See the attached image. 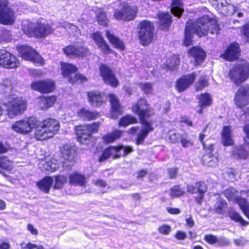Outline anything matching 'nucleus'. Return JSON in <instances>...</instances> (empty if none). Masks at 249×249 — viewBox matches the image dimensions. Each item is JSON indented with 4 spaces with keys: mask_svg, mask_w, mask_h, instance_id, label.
<instances>
[{
    "mask_svg": "<svg viewBox=\"0 0 249 249\" xmlns=\"http://www.w3.org/2000/svg\"><path fill=\"white\" fill-rule=\"evenodd\" d=\"M219 30L217 20L207 16H203L194 22L189 21L185 30L184 44L187 46L190 45L193 34L201 37L207 35L209 32L212 34H217Z\"/></svg>",
    "mask_w": 249,
    "mask_h": 249,
    "instance_id": "1",
    "label": "nucleus"
},
{
    "mask_svg": "<svg viewBox=\"0 0 249 249\" xmlns=\"http://www.w3.org/2000/svg\"><path fill=\"white\" fill-rule=\"evenodd\" d=\"M132 110L140 117L142 124L141 129L138 133L136 139V144L140 145L143 143L149 133L153 130L152 123L146 120V118L153 113V110L148 106L145 98H140L133 105Z\"/></svg>",
    "mask_w": 249,
    "mask_h": 249,
    "instance_id": "2",
    "label": "nucleus"
},
{
    "mask_svg": "<svg viewBox=\"0 0 249 249\" xmlns=\"http://www.w3.org/2000/svg\"><path fill=\"white\" fill-rule=\"evenodd\" d=\"M23 32L30 37L37 38L44 37L53 31L52 28L48 24L40 22L33 23L25 21L22 24Z\"/></svg>",
    "mask_w": 249,
    "mask_h": 249,
    "instance_id": "3",
    "label": "nucleus"
},
{
    "mask_svg": "<svg viewBox=\"0 0 249 249\" xmlns=\"http://www.w3.org/2000/svg\"><path fill=\"white\" fill-rule=\"evenodd\" d=\"M6 108L7 115L10 118L22 114L26 109L27 102L22 97L13 98L7 103L4 104Z\"/></svg>",
    "mask_w": 249,
    "mask_h": 249,
    "instance_id": "4",
    "label": "nucleus"
},
{
    "mask_svg": "<svg viewBox=\"0 0 249 249\" xmlns=\"http://www.w3.org/2000/svg\"><path fill=\"white\" fill-rule=\"evenodd\" d=\"M139 38L142 45L149 44L153 39L155 28L152 22L144 20L139 24Z\"/></svg>",
    "mask_w": 249,
    "mask_h": 249,
    "instance_id": "5",
    "label": "nucleus"
},
{
    "mask_svg": "<svg viewBox=\"0 0 249 249\" xmlns=\"http://www.w3.org/2000/svg\"><path fill=\"white\" fill-rule=\"evenodd\" d=\"M230 79L236 85H240L249 76V66L247 63L236 65L229 72Z\"/></svg>",
    "mask_w": 249,
    "mask_h": 249,
    "instance_id": "6",
    "label": "nucleus"
},
{
    "mask_svg": "<svg viewBox=\"0 0 249 249\" xmlns=\"http://www.w3.org/2000/svg\"><path fill=\"white\" fill-rule=\"evenodd\" d=\"M38 120L36 118L30 117L16 121L11 128L14 132L21 134H27L35 128L37 124Z\"/></svg>",
    "mask_w": 249,
    "mask_h": 249,
    "instance_id": "7",
    "label": "nucleus"
},
{
    "mask_svg": "<svg viewBox=\"0 0 249 249\" xmlns=\"http://www.w3.org/2000/svg\"><path fill=\"white\" fill-rule=\"evenodd\" d=\"M18 51L20 56L24 59L32 61L37 65L44 64L42 57L31 47L21 45L18 47Z\"/></svg>",
    "mask_w": 249,
    "mask_h": 249,
    "instance_id": "8",
    "label": "nucleus"
},
{
    "mask_svg": "<svg viewBox=\"0 0 249 249\" xmlns=\"http://www.w3.org/2000/svg\"><path fill=\"white\" fill-rule=\"evenodd\" d=\"M100 124V123L98 122L76 126L75 133L77 140L82 144L85 143L92 133L97 132Z\"/></svg>",
    "mask_w": 249,
    "mask_h": 249,
    "instance_id": "9",
    "label": "nucleus"
},
{
    "mask_svg": "<svg viewBox=\"0 0 249 249\" xmlns=\"http://www.w3.org/2000/svg\"><path fill=\"white\" fill-rule=\"evenodd\" d=\"M63 75L68 79L70 83H74L76 81H80L81 82L87 81V78L84 75L77 73V68L74 65L66 63H61Z\"/></svg>",
    "mask_w": 249,
    "mask_h": 249,
    "instance_id": "10",
    "label": "nucleus"
},
{
    "mask_svg": "<svg viewBox=\"0 0 249 249\" xmlns=\"http://www.w3.org/2000/svg\"><path fill=\"white\" fill-rule=\"evenodd\" d=\"M137 12L136 7L124 3L119 9L115 10L114 16L117 19L131 20L135 18Z\"/></svg>",
    "mask_w": 249,
    "mask_h": 249,
    "instance_id": "11",
    "label": "nucleus"
},
{
    "mask_svg": "<svg viewBox=\"0 0 249 249\" xmlns=\"http://www.w3.org/2000/svg\"><path fill=\"white\" fill-rule=\"evenodd\" d=\"M0 2V23L3 25H12L15 21L14 10L9 6L7 0Z\"/></svg>",
    "mask_w": 249,
    "mask_h": 249,
    "instance_id": "12",
    "label": "nucleus"
},
{
    "mask_svg": "<svg viewBox=\"0 0 249 249\" xmlns=\"http://www.w3.org/2000/svg\"><path fill=\"white\" fill-rule=\"evenodd\" d=\"M63 52L69 57H83L89 53V50L85 45L78 44L66 47Z\"/></svg>",
    "mask_w": 249,
    "mask_h": 249,
    "instance_id": "13",
    "label": "nucleus"
},
{
    "mask_svg": "<svg viewBox=\"0 0 249 249\" xmlns=\"http://www.w3.org/2000/svg\"><path fill=\"white\" fill-rule=\"evenodd\" d=\"M234 102L236 107L242 108L249 104V85L241 86L235 95Z\"/></svg>",
    "mask_w": 249,
    "mask_h": 249,
    "instance_id": "14",
    "label": "nucleus"
},
{
    "mask_svg": "<svg viewBox=\"0 0 249 249\" xmlns=\"http://www.w3.org/2000/svg\"><path fill=\"white\" fill-rule=\"evenodd\" d=\"M19 63L17 57L5 50H0V65L5 68H17Z\"/></svg>",
    "mask_w": 249,
    "mask_h": 249,
    "instance_id": "15",
    "label": "nucleus"
},
{
    "mask_svg": "<svg viewBox=\"0 0 249 249\" xmlns=\"http://www.w3.org/2000/svg\"><path fill=\"white\" fill-rule=\"evenodd\" d=\"M100 74L104 82L113 87H117L119 85V81L115 76L113 71L109 67L102 64L100 67Z\"/></svg>",
    "mask_w": 249,
    "mask_h": 249,
    "instance_id": "16",
    "label": "nucleus"
},
{
    "mask_svg": "<svg viewBox=\"0 0 249 249\" xmlns=\"http://www.w3.org/2000/svg\"><path fill=\"white\" fill-rule=\"evenodd\" d=\"M39 168L43 172H54L59 168V163L53 158L47 157L39 160Z\"/></svg>",
    "mask_w": 249,
    "mask_h": 249,
    "instance_id": "17",
    "label": "nucleus"
},
{
    "mask_svg": "<svg viewBox=\"0 0 249 249\" xmlns=\"http://www.w3.org/2000/svg\"><path fill=\"white\" fill-rule=\"evenodd\" d=\"M76 153L75 149L69 144L64 145L61 149L62 161L66 166H71L73 164V160Z\"/></svg>",
    "mask_w": 249,
    "mask_h": 249,
    "instance_id": "18",
    "label": "nucleus"
},
{
    "mask_svg": "<svg viewBox=\"0 0 249 249\" xmlns=\"http://www.w3.org/2000/svg\"><path fill=\"white\" fill-rule=\"evenodd\" d=\"M33 89L39 91L41 92L48 93L54 89V82L50 79L36 81L31 85Z\"/></svg>",
    "mask_w": 249,
    "mask_h": 249,
    "instance_id": "19",
    "label": "nucleus"
},
{
    "mask_svg": "<svg viewBox=\"0 0 249 249\" xmlns=\"http://www.w3.org/2000/svg\"><path fill=\"white\" fill-rule=\"evenodd\" d=\"M240 51L239 46L236 42H233L228 47L226 52L221 55V57L225 60L232 61L238 58V54Z\"/></svg>",
    "mask_w": 249,
    "mask_h": 249,
    "instance_id": "20",
    "label": "nucleus"
},
{
    "mask_svg": "<svg viewBox=\"0 0 249 249\" xmlns=\"http://www.w3.org/2000/svg\"><path fill=\"white\" fill-rule=\"evenodd\" d=\"M108 98L111 107L110 117L117 119L123 113L122 107L116 96L113 94H109Z\"/></svg>",
    "mask_w": 249,
    "mask_h": 249,
    "instance_id": "21",
    "label": "nucleus"
},
{
    "mask_svg": "<svg viewBox=\"0 0 249 249\" xmlns=\"http://www.w3.org/2000/svg\"><path fill=\"white\" fill-rule=\"evenodd\" d=\"M196 75L194 73L185 75L177 81L176 88L179 92H182L188 88L194 81Z\"/></svg>",
    "mask_w": 249,
    "mask_h": 249,
    "instance_id": "22",
    "label": "nucleus"
},
{
    "mask_svg": "<svg viewBox=\"0 0 249 249\" xmlns=\"http://www.w3.org/2000/svg\"><path fill=\"white\" fill-rule=\"evenodd\" d=\"M50 138L53 137L58 131L60 125L58 121L55 119L49 118L42 122Z\"/></svg>",
    "mask_w": 249,
    "mask_h": 249,
    "instance_id": "23",
    "label": "nucleus"
},
{
    "mask_svg": "<svg viewBox=\"0 0 249 249\" xmlns=\"http://www.w3.org/2000/svg\"><path fill=\"white\" fill-rule=\"evenodd\" d=\"M217 8L220 13L226 16L233 15L236 11V8L226 0H221L220 2H217Z\"/></svg>",
    "mask_w": 249,
    "mask_h": 249,
    "instance_id": "24",
    "label": "nucleus"
},
{
    "mask_svg": "<svg viewBox=\"0 0 249 249\" xmlns=\"http://www.w3.org/2000/svg\"><path fill=\"white\" fill-rule=\"evenodd\" d=\"M206 149H208V151H206L201 159L203 163L209 166H214L216 164L217 160L212 153L213 145L212 144L209 145Z\"/></svg>",
    "mask_w": 249,
    "mask_h": 249,
    "instance_id": "25",
    "label": "nucleus"
},
{
    "mask_svg": "<svg viewBox=\"0 0 249 249\" xmlns=\"http://www.w3.org/2000/svg\"><path fill=\"white\" fill-rule=\"evenodd\" d=\"M89 102L93 107H99L104 102L103 94L97 91H91L88 93Z\"/></svg>",
    "mask_w": 249,
    "mask_h": 249,
    "instance_id": "26",
    "label": "nucleus"
},
{
    "mask_svg": "<svg viewBox=\"0 0 249 249\" xmlns=\"http://www.w3.org/2000/svg\"><path fill=\"white\" fill-rule=\"evenodd\" d=\"M189 53L193 56L196 61V64H201L205 59L206 53L204 50L197 47H193L189 51Z\"/></svg>",
    "mask_w": 249,
    "mask_h": 249,
    "instance_id": "27",
    "label": "nucleus"
},
{
    "mask_svg": "<svg viewBox=\"0 0 249 249\" xmlns=\"http://www.w3.org/2000/svg\"><path fill=\"white\" fill-rule=\"evenodd\" d=\"M228 203L220 196L218 195L214 202L213 210L218 214H223L227 208Z\"/></svg>",
    "mask_w": 249,
    "mask_h": 249,
    "instance_id": "28",
    "label": "nucleus"
},
{
    "mask_svg": "<svg viewBox=\"0 0 249 249\" xmlns=\"http://www.w3.org/2000/svg\"><path fill=\"white\" fill-rule=\"evenodd\" d=\"M180 142L182 146L184 148H188L193 145V142L188 139L187 135L179 133H174L172 135V142L177 143Z\"/></svg>",
    "mask_w": 249,
    "mask_h": 249,
    "instance_id": "29",
    "label": "nucleus"
},
{
    "mask_svg": "<svg viewBox=\"0 0 249 249\" xmlns=\"http://www.w3.org/2000/svg\"><path fill=\"white\" fill-rule=\"evenodd\" d=\"M35 128L34 136L36 140L42 141L50 138L45 127L43 126L42 122L39 124L38 122Z\"/></svg>",
    "mask_w": 249,
    "mask_h": 249,
    "instance_id": "30",
    "label": "nucleus"
},
{
    "mask_svg": "<svg viewBox=\"0 0 249 249\" xmlns=\"http://www.w3.org/2000/svg\"><path fill=\"white\" fill-rule=\"evenodd\" d=\"M56 101L55 96H43L40 98L38 106L41 109H46L51 107Z\"/></svg>",
    "mask_w": 249,
    "mask_h": 249,
    "instance_id": "31",
    "label": "nucleus"
},
{
    "mask_svg": "<svg viewBox=\"0 0 249 249\" xmlns=\"http://www.w3.org/2000/svg\"><path fill=\"white\" fill-rule=\"evenodd\" d=\"M157 16L159 19L160 29L164 30L168 28L170 24L171 16L168 13L159 12Z\"/></svg>",
    "mask_w": 249,
    "mask_h": 249,
    "instance_id": "32",
    "label": "nucleus"
},
{
    "mask_svg": "<svg viewBox=\"0 0 249 249\" xmlns=\"http://www.w3.org/2000/svg\"><path fill=\"white\" fill-rule=\"evenodd\" d=\"M53 179L50 177H46L37 183V185L42 191L48 193L53 185Z\"/></svg>",
    "mask_w": 249,
    "mask_h": 249,
    "instance_id": "33",
    "label": "nucleus"
},
{
    "mask_svg": "<svg viewBox=\"0 0 249 249\" xmlns=\"http://www.w3.org/2000/svg\"><path fill=\"white\" fill-rule=\"evenodd\" d=\"M70 184L74 185L84 186L86 184V180L84 176L76 173H72L69 176Z\"/></svg>",
    "mask_w": 249,
    "mask_h": 249,
    "instance_id": "34",
    "label": "nucleus"
},
{
    "mask_svg": "<svg viewBox=\"0 0 249 249\" xmlns=\"http://www.w3.org/2000/svg\"><path fill=\"white\" fill-rule=\"evenodd\" d=\"M107 37L109 42L114 45L116 48L120 50L124 49V43L116 36L107 30L106 32Z\"/></svg>",
    "mask_w": 249,
    "mask_h": 249,
    "instance_id": "35",
    "label": "nucleus"
},
{
    "mask_svg": "<svg viewBox=\"0 0 249 249\" xmlns=\"http://www.w3.org/2000/svg\"><path fill=\"white\" fill-rule=\"evenodd\" d=\"M222 142L224 146H230L233 143L231 136V130L229 126L224 127L222 134Z\"/></svg>",
    "mask_w": 249,
    "mask_h": 249,
    "instance_id": "36",
    "label": "nucleus"
},
{
    "mask_svg": "<svg viewBox=\"0 0 249 249\" xmlns=\"http://www.w3.org/2000/svg\"><path fill=\"white\" fill-rule=\"evenodd\" d=\"M77 114L79 118L84 120H93L99 117V114L97 112L89 111L85 108H81Z\"/></svg>",
    "mask_w": 249,
    "mask_h": 249,
    "instance_id": "37",
    "label": "nucleus"
},
{
    "mask_svg": "<svg viewBox=\"0 0 249 249\" xmlns=\"http://www.w3.org/2000/svg\"><path fill=\"white\" fill-rule=\"evenodd\" d=\"M172 15L179 18L184 11L181 0H172Z\"/></svg>",
    "mask_w": 249,
    "mask_h": 249,
    "instance_id": "38",
    "label": "nucleus"
},
{
    "mask_svg": "<svg viewBox=\"0 0 249 249\" xmlns=\"http://www.w3.org/2000/svg\"><path fill=\"white\" fill-rule=\"evenodd\" d=\"M122 131L119 130H114L111 133H108L103 136V141L107 143H112L119 139L121 136Z\"/></svg>",
    "mask_w": 249,
    "mask_h": 249,
    "instance_id": "39",
    "label": "nucleus"
},
{
    "mask_svg": "<svg viewBox=\"0 0 249 249\" xmlns=\"http://www.w3.org/2000/svg\"><path fill=\"white\" fill-rule=\"evenodd\" d=\"M188 192L194 194L196 193H205L207 191V187L203 182H196L195 186L188 185Z\"/></svg>",
    "mask_w": 249,
    "mask_h": 249,
    "instance_id": "40",
    "label": "nucleus"
},
{
    "mask_svg": "<svg viewBox=\"0 0 249 249\" xmlns=\"http://www.w3.org/2000/svg\"><path fill=\"white\" fill-rule=\"evenodd\" d=\"M212 103V98H211L209 94H201L199 98V105L200 106V109L198 110V112L199 114H201L202 113L203 108L211 106Z\"/></svg>",
    "mask_w": 249,
    "mask_h": 249,
    "instance_id": "41",
    "label": "nucleus"
},
{
    "mask_svg": "<svg viewBox=\"0 0 249 249\" xmlns=\"http://www.w3.org/2000/svg\"><path fill=\"white\" fill-rule=\"evenodd\" d=\"M14 89V84L9 79L3 80L0 84V93H10Z\"/></svg>",
    "mask_w": 249,
    "mask_h": 249,
    "instance_id": "42",
    "label": "nucleus"
},
{
    "mask_svg": "<svg viewBox=\"0 0 249 249\" xmlns=\"http://www.w3.org/2000/svg\"><path fill=\"white\" fill-rule=\"evenodd\" d=\"M235 203L239 205L244 214L249 218V203L247 199L239 196Z\"/></svg>",
    "mask_w": 249,
    "mask_h": 249,
    "instance_id": "43",
    "label": "nucleus"
},
{
    "mask_svg": "<svg viewBox=\"0 0 249 249\" xmlns=\"http://www.w3.org/2000/svg\"><path fill=\"white\" fill-rule=\"evenodd\" d=\"M235 203L239 205L244 214L249 218V203L247 199L239 196Z\"/></svg>",
    "mask_w": 249,
    "mask_h": 249,
    "instance_id": "44",
    "label": "nucleus"
},
{
    "mask_svg": "<svg viewBox=\"0 0 249 249\" xmlns=\"http://www.w3.org/2000/svg\"><path fill=\"white\" fill-rule=\"evenodd\" d=\"M223 195L229 201L235 202L239 197L238 192L233 188H229L223 192Z\"/></svg>",
    "mask_w": 249,
    "mask_h": 249,
    "instance_id": "45",
    "label": "nucleus"
},
{
    "mask_svg": "<svg viewBox=\"0 0 249 249\" xmlns=\"http://www.w3.org/2000/svg\"><path fill=\"white\" fill-rule=\"evenodd\" d=\"M232 155L236 159H246L249 155L248 152L242 146H236L232 151Z\"/></svg>",
    "mask_w": 249,
    "mask_h": 249,
    "instance_id": "46",
    "label": "nucleus"
},
{
    "mask_svg": "<svg viewBox=\"0 0 249 249\" xmlns=\"http://www.w3.org/2000/svg\"><path fill=\"white\" fill-rule=\"evenodd\" d=\"M53 178L54 181L53 188L55 189L62 188L67 180V177L63 175L54 176Z\"/></svg>",
    "mask_w": 249,
    "mask_h": 249,
    "instance_id": "47",
    "label": "nucleus"
},
{
    "mask_svg": "<svg viewBox=\"0 0 249 249\" xmlns=\"http://www.w3.org/2000/svg\"><path fill=\"white\" fill-rule=\"evenodd\" d=\"M96 18L98 23L102 26H105L107 25L108 20L106 14L101 9L96 11Z\"/></svg>",
    "mask_w": 249,
    "mask_h": 249,
    "instance_id": "48",
    "label": "nucleus"
},
{
    "mask_svg": "<svg viewBox=\"0 0 249 249\" xmlns=\"http://www.w3.org/2000/svg\"><path fill=\"white\" fill-rule=\"evenodd\" d=\"M137 122V119L131 115H126L122 117L119 122V126H126Z\"/></svg>",
    "mask_w": 249,
    "mask_h": 249,
    "instance_id": "49",
    "label": "nucleus"
},
{
    "mask_svg": "<svg viewBox=\"0 0 249 249\" xmlns=\"http://www.w3.org/2000/svg\"><path fill=\"white\" fill-rule=\"evenodd\" d=\"M230 217L231 220L236 222H239L241 225L246 226L249 224V222L244 220L242 217L236 212L231 213Z\"/></svg>",
    "mask_w": 249,
    "mask_h": 249,
    "instance_id": "50",
    "label": "nucleus"
},
{
    "mask_svg": "<svg viewBox=\"0 0 249 249\" xmlns=\"http://www.w3.org/2000/svg\"><path fill=\"white\" fill-rule=\"evenodd\" d=\"M13 162L6 157H0V167L7 170L12 166Z\"/></svg>",
    "mask_w": 249,
    "mask_h": 249,
    "instance_id": "51",
    "label": "nucleus"
},
{
    "mask_svg": "<svg viewBox=\"0 0 249 249\" xmlns=\"http://www.w3.org/2000/svg\"><path fill=\"white\" fill-rule=\"evenodd\" d=\"M153 85L150 83H141L139 87L145 94H150L153 91Z\"/></svg>",
    "mask_w": 249,
    "mask_h": 249,
    "instance_id": "52",
    "label": "nucleus"
},
{
    "mask_svg": "<svg viewBox=\"0 0 249 249\" xmlns=\"http://www.w3.org/2000/svg\"><path fill=\"white\" fill-rule=\"evenodd\" d=\"M64 27L67 29L70 33L73 34L74 36H77L80 34L79 30L76 26L65 23Z\"/></svg>",
    "mask_w": 249,
    "mask_h": 249,
    "instance_id": "53",
    "label": "nucleus"
},
{
    "mask_svg": "<svg viewBox=\"0 0 249 249\" xmlns=\"http://www.w3.org/2000/svg\"><path fill=\"white\" fill-rule=\"evenodd\" d=\"M133 151L130 146L121 145L119 146V157L125 156Z\"/></svg>",
    "mask_w": 249,
    "mask_h": 249,
    "instance_id": "54",
    "label": "nucleus"
},
{
    "mask_svg": "<svg viewBox=\"0 0 249 249\" xmlns=\"http://www.w3.org/2000/svg\"><path fill=\"white\" fill-rule=\"evenodd\" d=\"M21 249H44L43 245L37 246L31 243H22L20 244Z\"/></svg>",
    "mask_w": 249,
    "mask_h": 249,
    "instance_id": "55",
    "label": "nucleus"
},
{
    "mask_svg": "<svg viewBox=\"0 0 249 249\" xmlns=\"http://www.w3.org/2000/svg\"><path fill=\"white\" fill-rule=\"evenodd\" d=\"M241 33L247 41H249V21L241 27Z\"/></svg>",
    "mask_w": 249,
    "mask_h": 249,
    "instance_id": "56",
    "label": "nucleus"
},
{
    "mask_svg": "<svg viewBox=\"0 0 249 249\" xmlns=\"http://www.w3.org/2000/svg\"><path fill=\"white\" fill-rule=\"evenodd\" d=\"M184 193V191L179 186H175L172 187V197L180 196Z\"/></svg>",
    "mask_w": 249,
    "mask_h": 249,
    "instance_id": "57",
    "label": "nucleus"
},
{
    "mask_svg": "<svg viewBox=\"0 0 249 249\" xmlns=\"http://www.w3.org/2000/svg\"><path fill=\"white\" fill-rule=\"evenodd\" d=\"M208 85V81L204 76H201L196 85V90H200Z\"/></svg>",
    "mask_w": 249,
    "mask_h": 249,
    "instance_id": "58",
    "label": "nucleus"
},
{
    "mask_svg": "<svg viewBox=\"0 0 249 249\" xmlns=\"http://www.w3.org/2000/svg\"><path fill=\"white\" fill-rule=\"evenodd\" d=\"M92 38L98 46L105 41L101 34L99 32L93 33L92 35Z\"/></svg>",
    "mask_w": 249,
    "mask_h": 249,
    "instance_id": "59",
    "label": "nucleus"
},
{
    "mask_svg": "<svg viewBox=\"0 0 249 249\" xmlns=\"http://www.w3.org/2000/svg\"><path fill=\"white\" fill-rule=\"evenodd\" d=\"M217 237L212 234H206L204 236V240L209 244L215 245L217 243Z\"/></svg>",
    "mask_w": 249,
    "mask_h": 249,
    "instance_id": "60",
    "label": "nucleus"
},
{
    "mask_svg": "<svg viewBox=\"0 0 249 249\" xmlns=\"http://www.w3.org/2000/svg\"><path fill=\"white\" fill-rule=\"evenodd\" d=\"M217 245L218 246H227L230 244L229 240L224 236H220L217 239Z\"/></svg>",
    "mask_w": 249,
    "mask_h": 249,
    "instance_id": "61",
    "label": "nucleus"
},
{
    "mask_svg": "<svg viewBox=\"0 0 249 249\" xmlns=\"http://www.w3.org/2000/svg\"><path fill=\"white\" fill-rule=\"evenodd\" d=\"M108 148L109 150L110 156H112L113 158L116 159L119 157V146H110Z\"/></svg>",
    "mask_w": 249,
    "mask_h": 249,
    "instance_id": "62",
    "label": "nucleus"
},
{
    "mask_svg": "<svg viewBox=\"0 0 249 249\" xmlns=\"http://www.w3.org/2000/svg\"><path fill=\"white\" fill-rule=\"evenodd\" d=\"M110 156L108 148H106L103 152L101 156L99 158V162H103L107 159Z\"/></svg>",
    "mask_w": 249,
    "mask_h": 249,
    "instance_id": "63",
    "label": "nucleus"
},
{
    "mask_svg": "<svg viewBox=\"0 0 249 249\" xmlns=\"http://www.w3.org/2000/svg\"><path fill=\"white\" fill-rule=\"evenodd\" d=\"M171 231L170 227L166 225H163L159 228V231L163 234H168L170 233Z\"/></svg>",
    "mask_w": 249,
    "mask_h": 249,
    "instance_id": "64",
    "label": "nucleus"
}]
</instances>
